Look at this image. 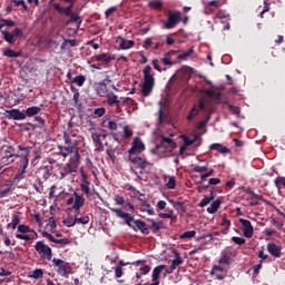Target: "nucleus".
Masks as SVG:
<instances>
[{
  "mask_svg": "<svg viewBox=\"0 0 285 285\" xmlns=\"http://www.w3.org/2000/svg\"><path fill=\"white\" fill-rule=\"evenodd\" d=\"M153 67L147 65L142 70L144 82L141 87L142 97H150V92H153V88H155V77L153 76Z\"/></svg>",
  "mask_w": 285,
  "mask_h": 285,
  "instance_id": "1",
  "label": "nucleus"
},
{
  "mask_svg": "<svg viewBox=\"0 0 285 285\" xmlns=\"http://www.w3.org/2000/svg\"><path fill=\"white\" fill-rule=\"evenodd\" d=\"M63 141L65 146L59 145L58 150L61 157L66 159L69 155H72L76 153V150H79V148L77 147V140L72 141V138H70V135L66 131H63Z\"/></svg>",
  "mask_w": 285,
  "mask_h": 285,
  "instance_id": "2",
  "label": "nucleus"
},
{
  "mask_svg": "<svg viewBox=\"0 0 285 285\" xmlns=\"http://www.w3.org/2000/svg\"><path fill=\"white\" fill-rule=\"evenodd\" d=\"M52 264L56 266L58 275L61 277H66L68 279L70 275V271H72V267L70 266V263L61 259V258H52Z\"/></svg>",
  "mask_w": 285,
  "mask_h": 285,
  "instance_id": "3",
  "label": "nucleus"
},
{
  "mask_svg": "<svg viewBox=\"0 0 285 285\" xmlns=\"http://www.w3.org/2000/svg\"><path fill=\"white\" fill-rule=\"evenodd\" d=\"M65 3H68L69 6L63 8L61 7V4L59 3H52V8L53 10H56L57 12H59V14H65V17H70L71 14L75 13V3H77V0H61Z\"/></svg>",
  "mask_w": 285,
  "mask_h": 285,
  "instance_id": "4",
  "label": "nucleus"
},
{
  "mask_svg": "<svg viewBox=\"0 0 285 285\" xmlns=\"http://www.w3.org/2000/svg\"><path fill=\"white\" fill-rule=\"evenodd\" d=\"M35 248L42 259H48V262L52 259V248H50L43 240L37 242Z\"/></svg>",
  "mask_w": 285,
  "mask_h": 285,
  "instance_id": "5",
  "label": "nucleus"
},
{
  "mask_svg": "<svg viewBox=\"0 0 285 285\" xmlns=\"http://www.w3.org/2000/svg\"><path fill=\"white\" fill-rule=\"evenodd\" d=\"M180 21L181 12L169 10L167 13V21L164 23V27L167 30H171V28H175V26H177V23H179Z\"/></svg>",
  "mask_w": 285,
  "mask_h": 285,
  "instance_id": "6",
  "label": "nucleus"
},
{
  "mask_svg": "<svg viewBox=\"0 0 285 285\" xmlns=\"http://www.w3.org/2000/svg\"><path fill=\"white\" fill-rule=\"evenodd\" d=\"M146 150V145L141 140V138L136 137L131 142V148L127 150L128 155H139Z\"/></svg>",
  "mask_w": 285,
  "mask_h": 285,
  "instance_id": "7",
  "label": "nucleus"
},
{
  "mask_svg": "<svg viewBox=\"0 0 285 285\" xmlns=\"http://www.w3.org/2000/svg\"><path fill=\"white\" fill-rule=\"evenodd\" d=\"M109 209L111 210V213H115L116 216H118L120 219H125V223L127 224V226H129V228L137 230L131 224L135 220V217H132V215L125 213L119 208L110 207Z\"/></svg>",
  "mask_w": 285,
  "mask_h": 285,
  "instance_id": "8",
  "label": "nucleus"
},
{
  "mask_svg": "<svg viewBox=\"0 0 285 285\" xmlns=\"http://www.w3.org/2000/svg\"><path fill=\"white\" fill-rule=\"evenodd\" d=\"M128 159L131 164H134V166H136V168H139L140 170H146V167L150 166V163L139 155H129Z\"/></svg>",
  "mask_w": 285,
  "mask_h": 285,
  "instance_id": "9",
  "label": "nucleus"
},
{
  "mask_svg": "<svg viewBox=\"0 0 285 285\" xmlns=\"http://www.w3.org/2000/svg\"><path fill=\"white\" fill-rule=\"evenodd\" d=\"M239 224L243 226V235L247 239H250L253 237V233H255V228L253 227V224L248 219L239 218Z\"/></svg>",
  "mask_w": 285,
  "mask_h": 285,
  "instance_id": "10",
  "label": "nucleus"
},
{
  "mask_svg": "<svg viewBox=\"0 0 285 285\" xmlns=\"http://www.w3.org/2000/svg\"><path fill=\"white\" fill-rule=\"evenodd\" d=\"M111 81L112 80H110V78L107 77L96 85V92L97 95H99V97H108V95L110 94L108 91V83H111Z\"/></svg>",
  "mask_w": 285,
  "mask_h": 285,
  "instance_id": "11",
  "label": "nucleus"
},
{
  "mask_svg": "<svg viewBox=\"0 0 285 285\" xmlns=\"http://www.w3.org/2000/svg\"><path fill=\"white\" fill-rule=\"evenodd\" d=\"M117 59V56L112 53H99L91 57V61H100L105 66H110V61H115Z\"/></svg>",
  "mask_w": 285,
  "mask_h": 285,
  "instance_id": "12",
  "label": "nucleus"
},
{
  "mask_svg": "<svg viewBox=\"0 0 285 285\" xmlns=\"http://www.w3.org/2000/svg\"><path fill=\"white\" fill-rule=\"evenodd\" d=\"M181 50H170L164 55V57L160 59L161 63L165 66H175L177 63V60H174L173 58L176 55H179Z\"/></svg>",
  "mask_w": 285,
  "mask_h": 285,
  "instance_id": "13",
  "label": "nucleus"
},
{
  "mask_svg": "<svg viewBox=\"0 0 285 285\" xmlns=\"http://www.w3.org/2000/svg\"><path fill=\"white\" fill-rule=\"evenodd\" d=\"M173 150L174 149L160 142L159 145H156V147L151 149L150 153L153 155H158V157H166V155H168V153H173Z\"/></svg>",
  "mask_w": 285,
  "mask_h": 285,
  "instance_id": "14",
  "label": "nucleus"
},
{
  "mask_svg": "<svg viewBox=\"0 0 285 285\" xmlns=\"http://www.w3.org/2000/svg\"><path fill=\"white\" fill-rule=\"evenodd\" d=\"M7 119H13L14 121H23L26 119V114L19 109H11L6 111Z\"/></svg>",
  "mask_w": 285,
  "mask_h": 285,
  "instance_id": "15",
  "label": "nucleus"
},
{
  "mask_svg": "<svg viewBox=\"0 0 285 285\" xmlns=\"http://www.w3.org/2000/svg\"><path fill=\"white\" fill-rule=\"evenodd\" d=\"M42 237H46L47 239H49V242H52V244H60L61 246H68L70 244V239L69 238H55V236H52V234L43 230L42 232Z\"/></svg>",
  "mask_w": 285,
  "mask_h": 285,
  "instance_id": "16",
  "label": "nucleus"
},
{
  "mask_svg": "<svg viewBox=\"0 0 285 285\" xmlns=\"http://www.w3.org/2000/svg\"><path fill=\"white\" fill-rule=\"evenodd\" d=\"M14 148L12 146H7V149L4 150V155L0 158L3 163L7 164V166H10V164H14Z\"/></svg>",
  "mask_w": 285,
  "mask_h": 285,
  "instance_id": "17",
  "label": "nucleus"
},
{
  "mask_svg": "<svg viewBox=\"0 0 285 285\" xmlns=\"http://www.w3.org/2000/svg\"><path fill=\"white\" fill-rule=\"evenodd\" d=\"M80 164H81V155H79V150H76L72 153L67 165L77 170Z\"/></svg>",
  "mask_w": 285,
  "mask_h": 285,
  "instance_id": "18",
  "label": "nucleus"
},
{
  "mask_svg": "<svg viewBox=\"0 0 285 285\" xmlns=\"http://www.w3.org/2000/svg\"><path fill=\"white\" fill-rule=\"evenodd\" d=\"M267 250L272 257H282V247L275 243L267 244Z\"/></svg>",
  "mask_w": 285,
  "mask_h": 285,
  "instance_id": "19",
  "label": "nucleus"
},
{
  "mask_svg": "<svg viewBox=\"0 0 285 285\" xmlns=\"http://www.w3.org/2000/svg\"><path fill=\"white\" fill-rule=\"evenodd\" d=\"M147 222H150L149 232L153 230L154 233H159V230H164L166 226H164V223L161 220H155L151 218H147Z\"/></svg>",
  "mask_w": 285,
  "mask_h": 285,
  "instance_id": "20",
  "label": "nucleus"
},
{
  "mask_svg": "<svg viewBox=\"0 0 285 285\" xmlns=\"http://www.w3.org/2000/svg\"><path fill=\"white\" fill-rule=\"evenodd\" d=\"M134 224H135L136 228L138 230H140V233H142V235H150V227H148V225H146V222H144L141 219H136V220H134Z\"/></svg>",
  "mask_w": 285,
  "mask_h": 285,
  "instance_id": "21",
  "label": "nucleus"
},
{
  "mask_svg": "<svg viewBox=\"0 0 285 285\" xmlns=\"http://www.w3.org/2000/svg\"><path fill=\"white\" fill-rule=\"evenodd\" d=\"M106 97H107V106H117V108L121 106V100H119L118 95L109 92Z\"/></svg>",
  "mask_w": 285,
  "mask_h": 285,
  "instance_id": "22",
  "label": "nucleus"
},
{
  "mask_svg": "<svg viewBox=\"0 0 285 285\" xmlns=\"http://www.w3.org/2000/svg\"><path fill=\"white\" fill-rule=\"evenodd\" d=\"M75 200H73V205L72 208L73 210H81V208H83V204H86V198H83L82 196H79V194L75 193Z\"/></svg>",
  "mask_w": 285,
  "mask_h": 285,
  "instance_id": "23",
  "label": "nucleus"
},
{
  "mask_svg": "<svg viewBox=\"0 0 285 285\" xmlns=\"http://www.w3.org/2000/svg\"><path fill=\"white\" fill-rule=\"evenodd\" d=\"M138 266H140V268L139 272L136 273V279H141L142 275H148L151 271L150 265H146V263L139 264Z\"/></svg>",
  "mask_w": 285,
  "mask_h": 285,
  "instance_id": "24",
  "label": "nucleus"
},
{
  "mask_svg": "<svg viewBox=\"0 0 285 285\" xmlns=\"http://www.w3.org/2000/svg\"><path fill=\"white\" fill-rule=\"evenodd\" d=\"M117 39L120 41V50H130L135 46L132 40H126L121 36H118Z\"/></svg>",
  "mask_w": 285,
  "mask_h": 285,
  "instance_id": "25",
  "label": "nucleus"
},
{
  "mask_svg": "<svg viewBox=\"0 0 285 285\" xmlns=\"http://www.w3.org/2000/svg\"><path fill=\"white\" fill-rule=\"evenodd\" d=\"M210 193H212L210 196H205L200 200V203L198 204L199 208H206V206H208V204H210V202H213V199H215V188H212Z\"/></svg>",
  "mask_w": 285,
  "mask_h": 285,
  "instance_id": "26",
  "label": "nucleus"
},
{
  "mask_svg": "<svg viewBox=\"0 0 285 285\" xmlns=\"http://www.w3.org/2000/svg\"><path fill=\"white\" fill-rule=\"evenodd\" d=\"M245 193H247V195H252V199H257L264 202V204H266L267 206H273V203H271V200L265 199L264 196L255 194V191L250 189H246Z\"/></svg>",
  "mask_w": 285,
  "mask_h": 285,
  "instance_id": "27",
  "label": "nucleus"
},
{
  "mask_svg": "<svg viewBox=\"0 0 285 285\" xmlns=\"http://www.w3.org/2000/svg\"><path fill=\"white\" fill-rule=\"evenodd\" d=\"M219 206H222V200L216 199L212 203V205L207 208V213L209 215H215L219 210Z\"/></svg>",
  "mask_w": 285,
  "mask_h": 285,
  "instance_id": "28",
  "label": "nucleus"
},
{
  "mask_svg": "<svg viewBox=\"0 0 285 285\" xmlns=\"http://www.w3.org/2000/svg\"><path fill=\"white\" fill-rule=\"evenodd\" d=\"M160 144L169 147L171 150H175V148H177V142H175V140H173L171 138H168L166 136H161Z\"/></svg>",
  "mask_w": 285,
  "mask_h": 285,
  "instance_id": "29",
  "label": "nucleus"
},
{
  "mask_svg": "<svg viewBox=\"0 0 285 285\" xmlns=\"http://www.w3.org/2000/svg\"><path fill=\"white\" fill-rule=\"evenodd\" d=\"M176 258L173 259L170 267L174 271H177V266H181L184 264V258L179 255V252L175 250Z\"/></svg>",
  "mask_w": 285,
  "mask_h": 285,
  "instance_id": "30",
  "label": "nucleus"
},
{
  "mask_svg": "<svg viewBox=\"0 0 285 285\" xmlns=\"http://www.w3.org/2000/svg\"><path fill=\"white\" fill-rule=\"evenodd\" d=\"M194 52H195V49H193V48L188 49L185 52H181L180 55H178L176 57L177 63H179V61H186V59H188V57H190Z\"/></svg>",
  "mask_w": 285,
  "mask_h": 285,
  "instance_id": "31",
  "label": "nucleus"
},
{
  "mask_svg": "<svg viewBox=\"0 0 285 285\" xmlns=\"http://www.w3.org/2000/svg\"><path fill=\"white\" fill-rule=\"evenodd\" d=\"M20 223H21V216H19V214H13L11 223H9L7 226L8 228H12V230H14Z\"/></svg>",
  "mask_w": 285,
  "mask_h": 285,
  "instance_id": "32",
  "label": "nucleus"
},
{
  "mask_svg": "<svg viewBox=\"0 0 285 285\" xmlns=\"http://www.w3.org/2000/svg\"><path fill=\"white\" fill-rule=\"evenodd\" d=\"M41 112V107L33 106L26 109V117H35V115H39Z\"/></svg>",
  "mask_w": 285,
  "mask_h": 285,
  "instance_id": "33",
  "label": "nucleus"
},
{
  "mask_svg": "<svg viewBox=\"0 0 285 285\" xmlns=\"http://www.w3.org/2000/svg\"><path fill=\"white\" fill-rule=\"evenodd\" d=\"M83 180L80 184V189L85 193V195H90V183L86 179V174H82Z\"/></svg>",
  "mask_w": 285,
  "mask_h": 285,
  "instance_id": "34",
  "label": "nucleus"
},
{
  "mask_svg": "<svg viewBox=\"0 0 285 285\" xmlns=\"http://www.w3.org/2000/svg\"><path fill=\"white\" fill-rule=\"evenodd\" d=\"M218 264H222L223 266H229L232 264L230 256H228V254L222 252Z\"/></svg>",
  "mask_w": 285,
  "mask_h": 285,
  "instance_id": "35",
  "label": "nucleus"
},
{
  "mask_svg": "<svg viewBox=\"0 0 285 285\" xmlns=\"http://www.w3.org/2000/svg\"><path fill=\"white\" fill-rule=\"evenodd\" d=\"M169 203L174 206V208H175V210H177V213H186V207L184 206V203L175 202L173 199H169Z\"/></svg>",
  "mask_w": 285,
  "mask_h": 285,
  "instance_id": "36",
  "label": "nucleus"
},
{
  "mask_svg": "<svg viewBox=\"0 0 285 285\" xmlns=\"http://www.w3.org/2000/svg\"><path fill=\"white\" fill-rule=\"evenodd\" d=\"M167 179L166 187L169 190H175L177 188V178L175 176H168Z\"/></svg>",
  "mask_w": 285,
  "mask_h": 285,
  "instance_id": "37",
  "label": "nucleus"
},
{
  "mask_svg": "<svg viewBox=\"0 0 285 285\" xmlns=\"http://www.w3.org/2000/svg\"><path fill=\"white\" fill-rule=\"evenodd\" d=\"M1 32L7 43H10L11 46H14V43H17V39L13 38L10 31H1Z\"/></svg>",
  "mask_w": 285,
  "mask_h": 285,
  "instance_id": "38",
  "label": "nucleus"
},
{
  "mask_svg": "<svg viewBox=\"0 0 285 285\" xmlns=\"http://www.w3.org/2000/svg\"><path fill=\"white\" fill-rule=\"evenodd\" d=\"M274 186L277 188V190H282V188H285V177L278 176L274 180Z\"/></svg>",
  "mask_w": 285,
  "mask_h": 285,
  "instance_id": "39",
  "label": "nucleus"
},
{
  "mask_svg": "<svg viewBox=\"0 0 285 285\" xmlns=\"http://www.w3.org/2000/svg\"><path fill=\"white\" fill-rule=\"evenodd\" d=\"M30 159L28 158V154L24 155L19 163V168L18 170H27L28 169V164H29Z\"/></svg>",
  "mask_w": 285,
  "mask_h": 285,
  "instance_id": "40",
  "label": "nucleus"
},
{
  "mask_svg": "<svg viewBox=\"0 0 285 285\" xmlns=\"http://www.w3.org/2000/svg\"><path fill=\"white\" fill-rule=\"evenodd\" d=\"M3 56L8 57L9 59H17V57H21V52H17L12 49H6L3 51Z\"/></svg>",
  "mask_w": 285,
  "mask_h": 285,
  "instance_id": "41",
  "label": "nucleus"
},
{
  "mask_svg": "<svg viewBox=\"0 0 285 285\" xmlns=\"http://www.w3.org/2000/svg\"><path fill=\"white\" fill-rule=\"evenodd\" d=\"M22 179H26V170L18 169L16 176L13 177V184H19Z\"/></svg>",
  "mask_w": 285,
  "mask_h": 285,
  "instance_id": "42",
  "label": "nucleus"
},
{
  "mask_svg": "<svg viewBox=\"0 0 285 285\" xmlns=\"http://www.w3.org/2000/svg\"><path fill=\"white\" fill-rule=\"evenodd\" d=\"M119 265L118 266H120V268H121V266H139V264H146V261H141V259H139V261H136V262H124V261H119V263H118Z\"/></svg>",
  "mask_w": 285,
  "mask_h": 285,
  "instance_id": "43",
  "label": "nucleus"
},
{
  "mask_svg": "<svg viewBox=\"0 0 285 285\" xmlns=\"http://www.w3.org/2000/svg\"><path fill=\"white\" fill-rule=\"evenodd\" d=\"M72 83H76L77 86L81 87L86 83V76L78 75L72 79Z\"/></svg>",
  "mask_w": 285,
  "mask_h": 285,
  "instance_id": "44",
  "label": "nucleus"
},
{
  "mask_svg": "<svg viewBox=\"0 0 285 285\" xmlns=\"http://www.w3.org/2000/svg\"><path fill=\"white\" fill-rule=\"evenodd\" d=\"M149 8H154V10H161L164 3L161 0H153L148 2Z\"/></svg>",
  "mask_w": 285,
  "mask_h": 285,
  "instance_id": "45",
  "label": "nucleus"
},
{
  "mask_svg": "<svg viewBox=\"0 0 285 285\" xmlns=\"http://www.w3.org/2000/svg\"><path fill=\"white\" fill-rule=\"evenodd\" d=\"M197 115H199V109H197V105H194V107L190 109L187 116L188 121H193V119H195Z\"/></svg>",
  "mask_w": 285,
  "mask_h": 285,
  "instance_id": "46",
  "label": "nucleus"
},
{
  "mask_svg": "<svg viewBox=\"0 0 285 285\" xmlns=\"http://www.w3.org/2000/svg\"><path fill=\"white\" fill-rule=\"evenodd\" d=\"M166 121H168V115L160 108L158 111V122L161 126V124H166Z\"/></svg>",
  "mask_w": 285,
  "mask_h": 285,
  "instance_id": "47",
  "label": "nucleus"
},
{
  "mask_svg": "<svg viewBox=\"0 0 285 285\" xmlns=\"http://www.w3.org/2000/svg\"><path fill=\"white\" fill-rule=\"evenodd\" d=\"M181 139L184 141V146H186L188 148V146H193V144H195V141H197L199 139V136H195V139H190L188 138V136H181Z\"/></svg>",
  "mask_w": 285,
  "mask_h": 285,
  "instance_id": "48",
  "label": "nucleus"
},
{
  "mask_svg": "<svg viewBox=\"0 0 285 285\" xmlns=\"http://www.w3.org/2000/svg\"><path fill=\"white\" fill-rule=\"evenodd\" d=\"M0 23H2V28H14L17 22L10 19H0Z\"/></svg>",
  "mask_w": 285,
  "mask_h": 285,
  "instance_id": "49",
  "label": "nucleus"
},
{
  "mask_svg": "<svg viewBox=\"0 0 285 285\" xmlns=\"http://www.w3.org/2000/svg\"><path fill=\"white\" fill-rule=\"evenodd\" d=\"M106 153H107L109 159L112 161V164H115V161H117V155H115L116 149L112 147H108Z\"/></svg>",
  "mask_w": 285,
  "mask_h": 285,
  "instance_id": "50",
  "label": "nucleus"
},
{
  "mask_svg": "<svg viewBox=\"0 0 285 285\" xmlns=\"http://www.w3.org/2000/svg\"><path fill=\"white\" fill-rule=\"evenodd\" d=\"M70 173H77V170L73 169L72 167H70V165L67 164V165L63 167V170H62V173H61V176H62V177H68V175H70Z\"/></svg>",
  "mask_w": 285,
  "mask_h": 285,
  "instance_id": "51",
  "label": "nucleus"
},
{
  "mask_svg": "<svg viewBox=\"0 0 285 285\" xmlns=\"http://www.w3.org/2000/svg\"><path fill=\"white\" fill-rule=\"evenodd\" d=\"M76 218V224H81L82 226H86V224H90V217L88 216H82V217H75Z\"/></svg>",
  "mask_w": 285,
  "mask_h": 285,
  "instance_id": "52",
  "label": "nucleus"
},
{
  "mask_svg": "<svg viewBox=\"0 0 285 285\" xmlns=\"http://www.w3.org/2000/svg\"><path fill=\"white\" fill-rule=\"evenodd\" d=\"M232 242H234V244H237V246H244V244H246V238L234 236L232 237Z\"/></svg>",
  "mask_w": 285,
  "mask_h": 285,
  "instance_id": "53",
  "label": "nucleus"
},
{
  "mask_svg": "<svg viewBox=\"0 0 285 285\" xmlns=\"http://www.w3.org/2000/svg\"><path fill=\"white\" fill-rule=\"evenodd\" d=\"M195 235H197V232L187 230L180 236V239H191V237H195Z\"/></svg>",
  "mask_w": 285,
  "mask_h": 285,
  "instance_id": "54",
  "label": "nucleus"
},
{
  "mask_svg": "<svg viewBox=\"0 0 285 285\" xmlns=\"http://www.w3.org/2000/svg\"><path fill=\"white\" fill-rule=\"evenodd\" d=\"M31 277H33V279H41V277H43V269H35L31 274Z\"/></svg>",
  "mask_w": 285,
  "mask_h": 285,
  "instance_id": "55",
  "label": "nucleus"
},
{
  "mask_svg": "<svg viewBox=\"0 0 285 285\" xmlns=\"http://www.w3.org/2000/svg\"><path fill=\"white\" fill-rule=\"evenodd\" d=\"M65 226H67V228H72V226L77 225L76 218L72 219V217H68L67 219L63 220Z\"/></svg>",
  "mask_w": 285,
  "mask_h": 285,
  "instance_id": "56",
  "label": "nucleus"
},
{
  "mask_svg": "<svg viewBox=\"0 0 285 285\" xmlns=\"http://www.w3.org/2000/svg\"><path fill=\"white\" fill-rule=\"evenodd\" d=\"M168 213H159L158 217L160 219H173V210L167 209Z\"/></svg>",
  "mask_w": 285,
  "mask_h": 285,
  "instance_id": "57",
  "label": "nucleus"
},
{
  "mask_svg": "<svg viewBox=\"0 0 285 285\" xmlns=\"http://www.w3.org/2000/svg\"><path fill=\"white\" fill-rule=\"evenodd\" d=\"M12 37L17 40V38L19 37H23V30L19 29V28H14L11 31Z\"/></svg>",
  "mask_w": 285,
  "mask_h": 285,
  "instance_id": "58",
  "label": "nucleus"
},
{
  "mask_svg": "<svg viewBox=\"0 0 285 285\" xmlns=\"http://www.w3.org/2000/svg\"><path fill=\"white\" fill-rule=\"evenodd\" d=\"M11 3H14V6L17 8H19V6H21L23 8V10H28V6H26L24 0H11Z\"/></svg>",
  "mask_w": 285,
  "mask_h": 285,
  "instance_id": "59",
  "label": "nucleus"
},
{
  "mask_svg": "<svg viewBox=\"0 0 285 285\" xmlns=\"http://www.w3.org/2000/svg\"><path fill=\"white\" fill-rule=\"evenodd\" d=\"M194 173H199V174L208 173V166H199V165H197V166L194 167Z\"/></svg>",
  "mask_w": 285,
  "mask_h": 285,
  "instance_id": "60",
  "label": "nucleus"
},
{
  "mask_svg": "<svg viewBox=\"0 0 285 285\" xmlns=\"http://www.w3.org/2000/svg\"><path fill=\"white\" fill-rule=\"evenodd\" d=\"M94 115L96 117H104L106 115V108L100 107V108L95 109Z\"/></svg>",
  "mask_w": 285,
  "mask_h": 285,
  "instance_id": "61",
  "label": "nucleus"
},
{
  "mask_svg": "<svg viewBox=\"0 0 285 285\" xmlns=\"http://www.w3.org/2000/svg\"><path fill=\"white\" fill-rule=\"evenodd\" d=\"M214 173H215V169H209V171H207V173L200 175V184H202L203 181H206V178H207V177H213V174H214Z\"/></svg>",
  "mask_w": 285,
  "mask_h": 285,
  "instance_id": "62",
  "label": "nucleus"
},
{
  "mask_svg": "<svg viewBox=\"0 0 285 285\" xmlns=\"http://www.w3.org/2000/svg\"><path fill=\"white\" fill-rule=\"evenodd\" d=\"M132 137V130L128 128V126L124 127V139H130Z\"/></svg>",
  "mask_w": 285,
  "mask_h": 285,
  "instance_id": "63",
  "label": "nucleus"
},
{
  "mask_svg": "<svg viewBox=\"0 0 285 285\" xmlns=\"http://www.w3.org/2000/svg\"><path fill=\"white\" fill-rule=\"evenodd\" d=\"M70 17V21H72L73 23H81V18L79 17V14H77L76 12H73Z\"/></svg>",
  "mask_w": 285,
  "mask_h": 285,
  "instance_id": "64",
  "label": "nucleus"
}]
</instances>
